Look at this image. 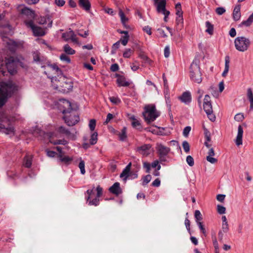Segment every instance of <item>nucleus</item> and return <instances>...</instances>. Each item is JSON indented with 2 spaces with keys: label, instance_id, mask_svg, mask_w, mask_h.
Listing matches in <instances>:
<instances>
[{
  "label": "nucleus",
  "instance_id": "nucleus-60",
  "mask_svg": "<svg viewBox=\"0 0 253 253\" xmlns=\"http://www.w3.org/2000/svg\"><path fill=\"white\" fill-rule=\"evenodd\" d=\"M184 223H185V226H186V228L187 230H188V232L189 233H190V221L188 219V218L186 217L185 218Z\"/></svg>",
  "mask_w": 253,
  "mask_h": 253
},
{
  "label": "nucleus",
  "instance_id": "nucleus-24",
  "mask_svg": "<svg viewBox=\"0 0 253 253\" xmlns=\"http://www.w3.org/2000/svg\"><path fill=\"white\" fill-rule=\"evenodd\" d=\"M32 164V156L26 155L23 159V165L27 168H30Z\"/></svg>",
  "mask_w": 253,
  "mask_h": 253
},
{
  "label": "nucleus",
  "instance_id": "nucleus-63",
  "mask_svg": "<svg viewBox=\"0 0 253 253\" xmlns=\"http://www.w3.org/2000/svg\"><path fill=\"white\" fill-rule=\"evenodd\" d=\"M119 65L116 63L112 64L110 67V70L112 72H116L119 70Z\"/></svg>",
  "mask_w": 253,
  "mask_h": 253
},
{
  "label": "nucleus",
  "instance_id": "nucleus-1",
  "mask_svg": "<svg viewBox=\"0 0 253 253\" xmlns=\"http://www.w3.org/2000/svg\"><path fill=\"white\" fill-rule=\"evenodd\" d=\"M59 108L64 115L63 119L68 126H73L79 122V116L77 112L73 110L71 107V103L68 100H61Z\"/></svg>",
  "mask_w": 253,
  "mask_h": 253
},
{
  "label": "nucleus",
  "instance_id": "nucleus-62",
  "mask_svg": "<svg viewBox=\"0 0 253 253\" xmlns=\"http://www.w3.org/2000/svg\"><path fill=\"white\" fill-rule=\"evenodd\" d=\"M170 49L169 46H166L164 49V55L165 57L167 58L169 56Z\"/></svg>",
  "mask_w": 253,
  "mask_h": 253
},
{
  "label": "nucleus",
  "instance_id": "nucleus-19",
  "mask_svg": "<svg viewBox=\"0 0 253 253\" xmlns=\"http://www.w3.org/2000/svg\"><path fill=\"white\" fill-rule=\"evenodd\" d=\"M131 166V163H129L123 169V171L120 174V177L124 178V180L125 181H126L127 178L129 177Z\"/></svg>",
  "mask_w": 253,
  "mask_h": 253
},
{
  "label": "nucleus",
  "instance_id": "nucleus-47",
  "mask_svg": "<svg viewBox=\"0 0 253 253\" xmlns=\"http://www.w3.org/2000/svg\"><path fill=\"white\" fill-rule=\"evenodd\" d=\"M183 148L186 153L189 152L190 151V145L189 143L187 141H184L182 143Z\"/></svg>",
  "mask_w": 253,
  "mask_h": 253
},
{
  "label": "nucleus",
  "instance_id": "nucleus-23",
  "mask_svg": "<svg viewBox=\"0 0 253 253\" xmlns=\"http://www.w3.org/2000/svg\"><path fill=\"white\" fill-rule=\"evenodd\" d=\"M166 0H162L158 3L157 10L158 12H162V13L169 11L166 9Z\"/></svg>",
  "mask_w": 253,
  "mask_h": 253
},
{
  "label": "nucleus",
  "instance_id": "nucleus-48",
  "mask_svg": "<svg viewBox=\"0 0 253 253\" xmlns=\"http://www.w3.org/2000/svg\"><path fill=\"white\" fill-rule=\"evenodd\" d=\"M130 119L133 120L131 124L133 127H137V126H140V123L138 120L136 119L134 116H132Z\"/></svg>",
  "mask_w": 253,
  "mask_h": 253
},
{
  "label": "nucleus",
  "instance_id": "nucleus-52",
  "mask_svg": "<svg viewBox=\"0 0 253 253\" xmlns=\"http://www.w3.org/2000/svg\"><path fill=\"white\" fill-rule=\"evenodd\" d=\"M143 166L144 169H146V172L149 173L151 170V165L150 163L147 162H144L143 163Z\"/></svg>",
  "mask_w": 253,
  "mask_h": 253
},
{
  "label": "nucleus",
  "instance_id": "nucleus-36",
  "mask_svg": "<svg viewBox=\"0 0 253 253\" xmlns=\"http://www.w3.org/2000/svg\"><path fill=\"white\" fill-rule=\"evenodd\" d=\"M97 133L96 132H93L91 135L89 140V142L91 145H94L96 143L97 141Z\"/></svg>",
  "mask_w": 253,
  "mask_h": 253
},
{
  "label": "nucleus",
  "instance_id": "nucleus-39",
  "mask_svg": "<svg viewBox=\"0 0 253 253\" xmlns=\"http://www.w3.org/2000/svg\"><path fill=\"white\" fill-rule=\"evenodd\" d=\"M129 38V36L128 34L126 35L122 36L119 41H120V42H121L123 45L125 46L127 44L128 42Z\"/></svg>",
  "mask_w": 253,
  "mask_h": 253
},
{
  "label": "nucleus",
  "instance_id": "nucleus-25",
  "mask_svg": "<svg viewBox=\"0 0 253 253\" xmlns=\"http://www.w3.org/2000/svg\"><path fill=\"white\" fill-rule=\"evenodd\" d=\"M58 157L60 161L66 165H69L73 160L72 158L65 156L63 154H59Z\"/></svg>",
  "mask_w": 253,
  "mask_h": 253
},
{
  "label": "nucleus",
  "instance_id": "nucleus-61",
  "mask_svg": "<svg viewBox=\"0 0 253 253\" xmlns=\"http://www.w3.org/2000/svg\"><path fill=\"white\" fill-rule=\"evenodd\" d=\"M207 116H208V117L209 118V119L211 121V122H214L215 120V115L213 114V112H210V113H206Z\"/></svg>",
  "mask_w": 253,
  "mask_h": 253
},
{
  "label": "nucleus",
  "instance_id": "nucleus-22",
  "mask_svg": "<svg viewBox=\"0 0 253 253\" xmlns=\"http://www.w3.org/2000/svg\"><path fill=\"white\" fill-rule=\"evenodd\" d=\"M79 6L86 11L90 10L91 4L89 0H79Z\"/></svg>",
  "mask_w": 253,
  "mask_h": 253
},
{
  "label": "nucleus",
  "instance_id": "nucleus-11",
  "mask_svg": "<svg viewBox=\"0 0 253 253\" xmlns=\"http://www.w3.org/2000/svg\"><path fill=\"white\" fill-rule=\"evenodd\" d=\"M6 67L8 72L13 74L16 71V60L13 57H9L6 59Z\"/></svg>",
  "mask_w": 253,
  "mask_h": 253
},
{
  "label": "nucleus",
  "instance_id": "nucleus-45",
  "mask_svg": "<svg viewBox=\"0 0 253 253\" xmlns=\"http://www.w3.org/2000/svg\"><path fill=\"white\" fill-rule=\"evenodd\" d=\"M71 30H72L69 29V31L68 32L62 34V37L64 39L65 41H68L70 40V35H71Z\"/></svg>",
  "mask_w": 253,
  "mask_h": 253
},
{
  "label": "nucleus",
  "instance_id": "nucleus-29",
  "mask_svg": "<svg viewBox=\"0 0 253 253\" xmlns=\"http://www.w3.org/2000/svg\"><path fill=\"white\" fill-rule=\"evenodd\" d=\"M230 60L228 56L225 57L224 70L222 74L223 77H225L229 71Z\"/></svg>",
  "mask_w": 253,
  "mask_h": 253
},
{
  "label": "nucleus",
  "instance_id": "nucleus-53",
  "mask_svg": "<svg viewBox=\"0 0 253 253\" xmlns=\"http://www.w3.org/2000/svg\"><path fill=\"white\" fill-rule=\"evenodd\" d=\"M225 9L223 7H218L216 8L215 9L216 13L219 15H222L223 13L225 12Z\"/></svg>",
  "mask_w": 253,
  "mask_h": 253
},
{
  "label": "nucleus",
  "instance_id": "nucleus-15",
  "mask_svg": "<svg viewBox=\"0 0 253 253\" xmlns=\"http://www.w3.org/2000/svg\"><path fill=\"white\" fill-rule=\"evenodd\" d=\"M109 190L111 193L116 196H118L122 193V190L119 182H115L109 188Z\"/></svg>",
  "mask_w": 253,
  "mask_h": 253
},
{
  "label": "nucleus",
  "instance_id": "nucleus-41",
  "mask_svg": "<svg viewBox=\"0 0 253 253\" xmlns=\"http://www.w3.org/2000/svg\"><path fill=\"white\" fill-rule=\"evenodd\" d=\"M119 15L121 18V21L122 23L127 22L128 21V18L125 16L124 12L121 9H120L119 10Z\"/></svg>",
  "mask_w": 253,
  "mask_h": 253
},
{
  "label": "nucleus",
  "instance_id": "nucleus-43",
  "mask_svg": "<svg viewBox=\"0 0 253 253\" xmlns=\"http://www.w3.org/2000/svg\"><path fill=\"white\" fill-rule=\"evenodd\" d=\"M204 110L206 113L212 112L211 103L203 104Z\"/></svg>",
  "mask_w": 253,
  "mask_h": 253
},
{
  "label": "nucleus",
  "instance_id": "nucleus-40",
  "mask_svg": "<svg viewBox=\"0 0 253 253\" xmlns=\"http://www.w3.org/2000/svg\"><path fill=\"white\" fill-rule=\"evenodd\" d=\"M152 177L150 174H148L143 176L142 178V185L145 186L147 184H148L151 180Z\"/></svg>",
  "mask_w": 253,
  "mask_h": 253
},
{
  "label": "nucleus",
  "instance_id": "nucleus-4",
  "mask_svg": "<svg viewBox=\"0 0 253 253\" xmlns=\"http://www.w3.org/2000/svg\"><path fill=\"white\" fill-rule=\"evenodd\" d=\"M0 130L6 134L14 133V121L5 114L0 115Z\"/></svg>",
  "mask_w": 253,
  "mask_h": 253
},
{
  "label": "nucleus",
  "instance_id": "nucleus-42",
  "mask_svg": "<svg viewBox=\"0 0 253 253\" xmlns=\"http://www.w3.org/2000/svg\"><path fill=\"white\" fill-rule=\"evenodd\" d=\"M133 53V50L130 48L126 49L123 53V57L124 58H129Z\"/></svg>",
  "mask_w": 253,
  "mask_h": 253
},
{
  "label": "nucleus",
  "instance_id": "nucleus-18",
  "mask_svg": "<svg viewBox=\"0 0 253 253\" xmlns=\"http://www.w3.org/2000/svg\"><path fill=\"white\" fill-rule=\"evenodd\" d=\"M243 134V128L241 126L238 127V133L236 139V144L237 146L242 144V137Z\"/></svg>",
  "mask_w": 253,
  "mask_h": 253
},
{
  "label": "nucleus",
  "instance_id": "nucleus-35",
  "mask_svg": "<svg viewBox=\"0 0 253 253\" xmlns=\"http://www.w3.org/2000/svg\"><path fill=\"white\" fill-rule=\"evenodd\" d=\"M194 216L196 223L201 222V221L203 219L202 215L199 210L195 211Z\"/></svg>",
  "mask_w": 253,
  "mask_h": 253
},
{
  "label": "nucleus",
  "instance_id": "nucleus-26",
  "mask_svg": "<svg viewBox=\"0 0 253 253\" xmlns=\"http://www.w3.org/2000/svg\"><path fill=\"white\" fill-rule=\"evenodd\" d=\"M253 22V13L249 16L247 20L242 21L239 25V27H241L243 26L246 27L250 26Z\"/></svg>",
  "mask_w": 253,
  "mask_h": 253
},
{
  "label": "nucleus",
  "instance_id": "nucleus-10",
  "mask_svg": "<svg viewBox=\"0 0 253 253\" xmlns=\"http://www.w3.org/2000/svg\"><path fill=\"white\" fill-rule=\"evenodd\" d=\"M24 23L27 27L32 29L35 36H43L45 35L44 30L41 27L35 26L32 20H25Z\"/></svg>",
  "mask_w": 253,
  "mask_h": 253
},
{
  "label": "nucleus",
  "instance_id": "nucleus-30",
  "mask_svg": "<svg viewBox=\"0 0 253 253\" xmlns=\"http://www.w3.org/2000/svg\"><path fill=\"white\" fill-rule=\"evenodd\" d=\"M48 66L57 74V77L62 75L61 70L56 64H50Z\"/></svg>",
  "mask_w": 253,
  "mask_h": 253
},
{
  "label": "nucleus",
  "instance_id": "nucleus-16",
  "mask_svg": "<svg viewBox=\"0 0 253 253\" xmlns=\"http://www.w3.org/2000/svg\"><path fill=\"white\" fill-rule=\"evenodd\" d=\"M179 99L185 104L190 103L191 101V95L189 91H185L182 93L181 96L179 97Z\"/></svg>",
  "mask_w": 253,
  "mask_h": 253
},
{
  "label": "nucleus",
  "instance_id": "nucleus-55",
  "mask_svg": "<svg viewBox=\"0 0 253 253\" xmlns=\"http://www.w3.org/2000/svg\"><path fill=\"white\" fill-rule=\"evenodd\" d=\"M217 212L219 214H224L225 212L226 209L224 207L221 206V205H217Z\"/></svg>",
  "mask_w": 253,
  "mask_h": 253
},
{
  "label": "nucleus",
  "instance_id": "nucleus-20",
  "mask_svg": "<svg viewBox=\"0 0 253 253\" xmlns=\"http://www.w3.org/2000/svg\"><path fill=\"white\" fill-rule=\"evenodd\" d=\"M117 83L119 86H127L130 83L126 81L124 76L121 75H117Z\"/></svg>",
  "mask_w": 253,
  "mask_h": 253
},
{
  "label": "nucleus",
  "instance_id": "nucleus-64",
  "mask_svg": "<svg viewBox=\"0 0 253 253\" xmlns=\"http://www.w3.org/2000/svg\"><path fill=\"white\" fill-rule=\"evenodd\" d=\"M222 229L223 232L226 233L229 230L228 223H222Z\"/></svg>",
  "mask_w": 253,
  "mask_h": 253
},
{
  "label": "nucleus",
  "instance_id": "nucleus-3",
  "mask_svg": "<svg viewBox=\"0 0 253 253\" xmlns=\"http://www.w3.org/2000/svg\"><path fill=\"white\" fill-rule=\"evenodd\" d=\"M48 78L51 79L52 85L56 89L61 88L64 92H67L73 88V83L67 79L63 74L58 77H48Z\"/></svg>",
  "mask_w": 253,
  "mask_h": 253
},
{
  "label": "nucleus",
  "instance_id": "nucleus-9",
  "mask_svg": "<svg viewBox=\"0 0 253 253\" xmlns=\"http://www.w3.org/2000/svg\"><path fill=\"white\" fill-rule=\"evenodd\" d=\"M156 148L159 155L160 162H165L166 161V156L169 153L170 148L161 143H157Z\"/></svg>",
  "mask_w": 253,
  "mask_h": 253
},
{
  "label": "nucleus",
  "instance_id": "nucleus-44",
  "mask_svg": "<svg viewBox=\"0 0 253 253\" xmlns=\"http://www.w3.org/2000/svg\"><path fill=\"white\" fill-rule=\"evenodd\" d=\"M109 100L113 104L115 105H118L121 102V99L118 97H110Z\"/></svg>",
  "mask_w": 253,
  "mask_h": 253
},
{
  "label": "nucleus",
  "instance_id": "nucleus-51",
  "mask_svg": "<svg viewBox=\"0 0 253 253\" xmlns=\"http://www.w3.org/2000/svg\"><path fill=\"white\" fill-rule=\"evenodd\" d=\"M96 126V121L94 119H91L89 121V127L91 131H93Z\"/></svg>",
  "mask_w": 253,
  "mask_h": 253
},
{
  "label": "nucleus",
  "instance_id": "nucleus-38",
  "mask_svg": "<svg viewBox=\"0 0 253 253\" xmlns=\"http://www.w3.org/2000/svg\"><path fill=\"white\" fill-rule=\"evenodd\" d=\"M33 59L36 62L41 63L42 61L41 58L40 53L38 51H35L33 53Z\"/></svg>",
  "mask_w": 253,
  "mask_h": 253
},
{
  "label": "nucleus",
  "instance_id": "nucleus-17",
  "mask_svg": "<svg viewBox=\"0 0 253 253\" xmlns=\"http://www.w3.org/2000/svg\"><path fill=\"white\" fill-rule=\"evenodd\" d=\"M208 155L206 157L207 161L211 164H215L217 162V160L213 157L215 155L214 151L213 148H209V152H208Z\"/></svg>",
  "mask_w": 253,
  "mask_h": 253
},
{
  "label": "nucleus",
  "instance_id": "nucleus-2",
  "mask_svg": "<svg viewBox=\"0 0 253 253\" xmlns=\"http://www.w3.org/2000/svg\"><path fill=\"white\" fill-rule=\"evenodd\" d=\"M16 90L17 86L12 81L0 82V108Z\"/></svg>",
  "mask_w": 253,
  "mask_h": 253
},
{
  "label": "nucleus",
  "instance_id": "nucleus-57",
  "mask_svg": "<svg viewBox=\"0 0 253 253\" xmlns=\"http://www.w3.org/2000/svg\"><path fill=\"white\" fill-rule=\"evenodd\" d=\"M71 35H70V40L74 43H78V39L76 38V35L75 34L74 31L73 30H71Z\"/></svg>",
  "mask_w": 253,
  "mask_h": 253
},
{
  "label": "nucleus",
  "instance_id": "nucleus-33",
  "mask_svg": "<svg viewBox=\"0 0 253 253\" xmlns=\"http://www.w3.org/2000/svg\"><path fill=\"white\" fill-rule=\"evenodd\" d=\"M58 131L60 133L64 134L67 136H69L71 135V132L69 130L62 126L58 128Z\"/></svg>",
  "mask_w": 253,
  "mask_h": 253
},
{
  "label": "nucleus",
  "instance_id": "nucleus-56",
  "mask_svg": "<svg viewBox=\"0 0 253 253\" xmlns=\"http://www.w3.org/2000/svg\"><path fill=\"white\" fill-rule=\"evenodd\" d=\"M191 129V127L190 126H186L183 131V135L185 137H187L189 135V133Z\"/></svg>",
  "mask_w": 253,
  "mask_h": 253
},
{
  "label": "nucleus",
  "instance_id": "nucleus-6",
  "mask_svg": "<svg viewBox=\"0 0 253 253\" xmlns=\"http://www.w3.org/2000/svg\"><path fill=\"white\" fill-rule=\"evenodd\" d=\"M160 115V112L157 110L154 105L149 104L145 106L143 116L145 122L148 124L154 122Z\"/></svg>",
  "mask_w": 253,
  "mask_h": 253
},
{
  "label": "nucleus",
  "instance_id": "nucleus-13",
  "mask_svg": "<svg viewBox=\"0 0 253 253\" xmlns=\"http://www.w3.org/2000/svg\"><path fill=\"white\" fill-rule=\"evenodd\" d=\"M7 47L11 52H14L17 48L22 47V42H15L13 40H9L7 42Z\"/></svg>",
  "mask_w": 253,
  "mask_h": 253
},
{
  "label": "nucleus",
  "instance_id": "nucleus-49",
  "mask_svg": "<svg viewBox=\"0 0 253 253\" xmlns=\"http://www.w3.org/2000/svg\"><path fill=\"white\" fill-rule=\"evenodd\" d=\"M79 167L81 170V173L82 174H84L85 172V169H84V162L83 160H81L79 164Z\"/></svg>",
  "mask_w": 253,
  "mask_h": 253
},
{
  "label": "nucleus",
  "instance_id": "nucleus-58",
  "mask_svg": "<svg viewBox=\"0 0 253 253\" xmlns=\"http://www.w3.org/2000/svg\"><path fill=\"white\" fill-rule=\"evenodd\" d=\"M244 118V116L241 113L237 114L234 117V119L238 122L242 121Z\"/></svg>",
  "mask_w": 253,
  "mask_h": 253
},
{
  "label": "nucleus",
  "instance_id": "nucleus-34",
  "mask_svg": "<svg viewBox=\"0 0 253 253\" xmlns=\"http://www.w3.org/2000/svg\"><path fill=\"white\" fill-rule=\"evenodd\" d=\"M63 49L64 52L68 54L72 55L75 53V50L72 49L68 44L64 46Z\"/></svg>",
  "mask_w": 253,
  "mask_h": 253
},
{
  "label": "nucleus",
  "instance_id": "nucleus-21",
  "mask_svg": "<svg viewBox=\"0 0 253 253\" xmlns=\"http://www.w3.org/2000/svg\"><path fill=\"white\" fill-rule=\"evenodd\" d=\"M240 5H236L233 12V18L235 21H238L241 18Z\"/></svg>",
  "mask_w": 253,
  "mask_h": 253
},
{
  "label": "nucleus",
  "instance_id": "nucleus-7",
  "mask_svg": "<svg viewBox=\"0 0 253 253\" xmlns=\"http://www.w3.org/2000/svg\"><path fill=\"white\" fill-rule=\"evenodd\" d=\"M199 63V60L195 59L193 61L190 67V78L198 84L201 83L202 81V74Z\"/></svg>",
  "mask_w": 253,
  "mask_h": 253
},
{
  "label": "nucleus",
  "instance_id": "nucleus-46",
  "mask_svg": "<svg viewBox=\"0 0 253 253\" xmlns=\"http://www.w3.org/2000/svg\"><path fill=\"white\" fill-rule=\"evenodd\" d=\"M60 59L61 61L65 62L67 63H69L71 62V60L69 56L64 53L62 54L60 56Z\"/></svg>",
  "mask_w": 253,
  "mask_h": 253
},
{
  "label": "nucleus",
  "instance_id": "nucleus-28",
  "mask_svg": "<svg viewBox=\"0 0 253 253\" xmlns=\"http://www.w3.org/2000/svg\"><path fill=\"white\" fill-rule=\"evenodd\" d=\"M247 97L250 102V109L253 110V93L251 88L247 89Z\"/></svg>",
  "mask_w": 253,
  "mask_h": 253
},
{
  "label": "nucleus",
  "instance_id": "nucleus-5",
  "mask_svg": "<svg viewBox=\"0 0 253 253\" xmlns=\"http://www.w3.org/2000/svg\"><path fill=\"white\" fill-rule=\"evenodd\" d=\"M94 188L95 187H93L91 189H88L85 193V194H87V196L85 197V199L89 206H98L100 203L99 198L103 194L102 188L100 186H98L96 189L97 192L96 195L94 198L91 199L94 195Z\"/></svg>",
  "mask_w": 253,
  "mask_h": 253
},
{
  "label": "nucleus",
  "instance_id": "nucleus-31",
  "mask_svg": "<svg viewBox=\"0 0 253 253\" xmlns=\"http://www.w3.org/2000/svg\"><path fill=\"white\" fill-rule=\"evenodd\" d=\"M206 27L207 28L206 32L209 34L212 35L213 33V25L209 21H207L206 22Z\"/></svg>",
  "mask_w": 253,
  "mask_h": 253
},
{
  "label": "nucleus",
  "instance_id": "nucleus-8",
  "mask_svg": "<svg viewBox=\"0 0 253 253\" xmlns=\"http://www.w3.org/2000/svg\"><path fill=\"white\" fill-rule=\"evenodd\" d=\"M236 49L239 51L244 52L248 50L251 42L245 37H238L234 41Z\"/></svg>",
  "mask_w": 253,
  "mask_h": 253
},
{
  "label": "nucleus",
  "instance_id": "nucleus-12",
  "mask_svg": "<svg viewBox=\"0 0 253 253\" xmlns=\"http://www.w3.org/2000/svg\"><path fill=\"white\" fill-rule=\"evenodd\" d=\"M18 10L21 14L26 16L28 18L33 19L35 17L34 11L26 6L19 5Z\"/></svg>",
  "mask_w": 253,
  "mask_h": 253
},
{
  "label": "nucleus",
  "instance_id": "nucleus-32",
  "mask_svg": "<svg viewBox=\"0 0 253 253\" xmlns=\"http://www.w3.org/2000/svg\"><path fill=\"white\" fill-rule=\"evenodd\" d=\"M118 135L120 140L124 141L127 137L126 128V127H124L121 130V132L119 133Z\"/></svg>",
  "mask_w": 253,
  "mask_h": 253
},
{
  "label": "nucleus",
  "instance_id": "nucleus-59",
  "mask_svg": "<svg viewBox=\"0 0 253 253\" xmlns=\"http://www.w3.org/2000/svg\"><path fill=\"white\" fill-rule=\"evenodd\" d=\"M161 184V180L160 178H156L152 183V186L156 187H159Z\"/></svg>",
  "mask_w": 253,
  "mask_h": 253
},
{
  "label": "nucleus",
  "instance_id": "nucleus-37",
  "mask_svg": "<svg viewBox=\"0 0 253 253\" xmlns=\"http://www.w3.org/2000/svg\"><path fill=\"white\" fill-rule=\"evenodd\" d=\"M175 9L176 10V14L177 16H183V11L181 9V6L180 2H178L175 5Z\"/></svg>",
  "mask_w": 253,
  "mask_h": 253
},
{
  "label": "nucleus",
  "instance_id": "nucleus-27",
  "mask_svg": "<svg viewBox=\"0 0 253 253\" xmlns=\"http://www.w3.org/2000/svg\"><path fill=\"white\" fill-rule=\"evenodd\" d=\"M9 26V23L5 18V14L3 13L0 14V27H8Z\"/></svg>",
  "mask_w": 253,
  "mask_h": 253
},
{
  "label": "nucleus",
  "instance_id": "nucleus-14",
  "mask_svg": "<svg viewBox=\"0 0 253 253\" xmlns=\"http://www.w3.org/2000/svg\"><path fill=\"white\" fill-rule=\"evenodd\" d=\"M151 145L150 144H144L137 148V151L142 155L143 156L146 157L150 154V149Z\"/></svg>",
  "mask_w": 253,
  "mask_h": 253
},
{
  "label": "nucleus",
  "instance_id": "nucleus-54",
  "mask_svg": "<svg viewBox=\"0 0 253 253\" xmlns=\"http://www.w3.org/2000/svg\"><path fill=\"white\" fill-rule=\"evenodd\" d=\"M198 227H199L201 231L202 232V233L205 235L206 236V231L204 227V225L203 224V222H199L197 223Z\"/></svg>",
  "mask_w": 253,
  "mask_h": 253
},
{
  "label": "nucleus",
  "instance_id": "nucleus-50",
  "mask_svg": "<svg viewBox=\"0 0 253 253\" xmlns=\"http://www.w3.org/2000/svg\"><path fill=\"white\" fill-rule=\"evenodd\" d=\"M186 162L188 164V165L190 167H192L194 165V159L193 157L190 155L187 156L186 157Z\"/></svg>",
  "mask_w": 253,
  "mask_h": 253
}]
</instances>
